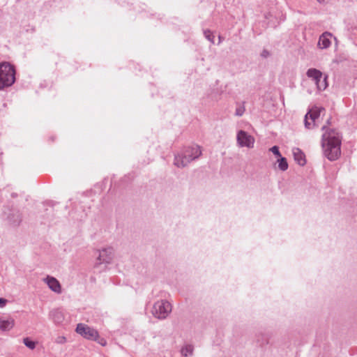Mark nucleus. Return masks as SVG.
Listing matches in <instances>:
<instances>
[{
    "mask_svg": "<svg viewBox=\"0 0 357 357\" xmlns=\"http://www.w3.org/2000/svg\"><path fill=\"white\" fill-rule=\"evenodd\" d=\"M321 145L324 155L331 161L337 160L341 153V135L334 129L329 130L322 135Z\"/></svg>",
    "mask_w": 357,
    "mask_h": 357,
    "instance_id": "f257e3e1",
    "label": "nucleus"
},
{
    "mask_svg": "<svg viewBox=\"0 0 357 357\" xmlns=\"http://www.w3.org/2000/svg\"><path fill=\"white\" fill-rule=\"evenodd\" d=\"M202 154L200 146L196 145L186 148L181 154L176 155L174 164L178 167H184Z\"/></svg>",
    "mask_w": 357,
    "mask_h": 357,
    "instance_id": "f03ea898",
    "label": "nucleus"
},
{
    "mask_svg": "<svg viewBox=\"0 0 357 357\" xmlns=\"http://www.w3.org/2000/svg\"><path fill=\"white\" fill-rule=\"evenodd\" d=\"M15 81V70L8 62L0 63V90L12 86Z\"/></svg>",
    "mask_w": 357,
    "mask_h": 357,
    "instance_id": "7ed1b4c3",
    "label": "nucleus"
},
{
    "mask_svg": "<svg viewBox=\"0 0 357 357\" xmlns=\"http://www.w3.org/2000/svg\"><path fill=\"white\" fill-rule=\"evenodd\" d=\"M171 312V304L165 300H160L155 302L152 310L153 315L159 319H164L167 318Z\"/></svg>",
    "mask_w": 357,
    "mask_h": 357,
    "instance_id": "20e7f679",
    "label": "nucleus"
},
{
    "mask_svg": "<svg viewBox=\"0 0 357 357\" xmlns=\"http://www.w3.org/2000/svg\"><path fill=\"white\" fill-rule=\"evenodd\" d=\"M306 74L308 77L314 81L319 91H324L328 86L327 76H324L320 70L315 68H310Z\"/></svg>",
    "mask_w": 357,
    "mask_h": 357,
    "instance_id": "39448f33",
    "label": "nucleus"
},
{
    "mask_svg": "<svg viewBox=\"0 0 357 357\" xmlns=\"http://www.w3.org/2000/svg\"><path fill=\"white\" fill-rule=\"evenodd\" d=\"M324 107H314L305 116V127L311 129L315 126L316 120L319 119L322 112H324Z\"/></svg>",
    "mask_w": 357,
    "mask_h": 357,
    "instance_id": "423d86ee",
    "label": "nucleus"
},
{
    "mask_svg": "<svg viewBox=\"0 0 357 357\" xmlns=\"http://www.w3.org/2000/svg\"><path fill=\"white\" fill-rule=\"evenodd\" d=\"M75 331L84 338L89 340H96L98 337V332L84 324H78Z\"/></svg>",
    "mask_w": 357,
    "mask_h": 357,
    "instance_id": "0eeeda50",
    "label": "nucleus"
},
{
    "mask_svg": "<svg viewBox=\"0 0 357 357\" xmlns=\"http://www.w3.org/2000/svg\"><path fill=\"white\" fill-rule=\"evenodd\" d=\"M114 257V250L112 248H104L100 251L96 266L101 264L111 263Z\"/></svg>",
    "mask_w": 357,
    "mask_h": 357,
    "instance_id": "6e6552de",
    "label": "nucleus"
},
{
    "mask_svg": "<svg viewBox=\"0 0 357 357\" xmlns=\"http://www.w3.org/2000/svg\"><path fill=\"white\" fill-rule=\"evenodd\" d=\"M43 281L47 284L49 288L55 293L60 294L61 292V287L59 282L54 277L47 276Z\"/></svg>",
    "mask_w": 357,
    "mask_h": 357,
    "instance_id": "1a4fd4ad",
    "label": "nucleus"
},
{
    "mask_svg": "<svg viewBox=\"0 0 357 357\" xmlns=\"http://www.w3.org/2000/svg\"><path fill=\"white\" fill-rule=\"evenodd\" d=\"M333 35L329 32H324L322 33L318 41V47L320 49H326L331 45V38Z\"/></svg>",
    "mask_w": 357,
    "mask_h": 357,
    "instance_id": "9d476101",
    "label": "nucleus"
},
{
    "mask_svg": "<svg viewBox=\"0 0 357 357\" xmlns=\"http://www.w3.org/2000/svg\"><path fill=\"white\" fill-rule=\"evenodd\" d=\"M50 319L55 324H61L64 321L65 317L63 312L59 309H54L50 312Z\"/></svg>",
    "mask_w": 357,
    "mask_h": 357,
    "instance_id": "9b49d317",
    "label": "nucleus"
},
{
    "mask_svg": "<svg viewBox=\"0 0 357 357\" xmlns=\"http://www.w3.org/2000/svg\"><path fill=\"white\" fill-rule=\"evenodd\" d=\"M292 151L295 161L301 166L305 165L306 160L303 152L298 148H294Z\"/></svg>",
    "mask_w": 357,
    "mask_h": 357,
    "instance_id": "f8f14e48",
    "label": "nucleus"
},
{
    "mask_svg": "<svg viewBox=\"0 0 357 357\" xmlns=\"http://www.w3.org/2000/svg\"><path fill=\"white\" fill-rule=\"evenodd\" d=\"M8 220L10 225L17 226L22 221L21 214L17 211H14L8 216Z\"/></svg>",
    "mask_w": 357,
    "mask_h": 357,
    "instance_id": "ddd939ff",
    "label": "nucleus"
},
{
    "mask_svg": "<svg viewBox=\"0 0 357 357\" xmlns=\"http://www.w3.org/2000/svg\"><path fill=\"white\" fill-rule=\"evenodd\" d=\"M14 326V320L13 319H0V331H10Z\"/></svg>",
    "mask_w": 357,
    "mask_h": 357,
    "instance_id": "4468645a",
    "label": "nucleus"
},
{
    "mask_svg": "<svg viewBox=\"0 0 357 357\" xmlns=\"http://www.w3.org/2000/svg\"><path fill=\"white\" fill-rule=\"evenodd\" d=\"M237 143L241 147L245 146V132L244 130L238 131L237 134Z\"/></svg>",
    "mask_w": 357,
    "mask_h": 357,
    "instance_id": "2eb2a0df",
    "label": "nucleus"
},
{
    "mask_svg": "<svg viewBox=\"0 0 357 357\" xmlns=\"http://www.w3.org/2000/svg\"><path fill=\"white\" fill-rule=\"evenodd\" d=\"M181 354L184 357H187L189 355H192L193 352V347L190 344L185 345L181 349Z\"/></svg>",
    "mask_w": 357,
    "mask_h": 357,
    "instance_id": "dca6fc26",
    "label": "nucleus"
},
{
    "mask_svg": "<svg viewBox=\"0 0 357 357\" xmlns=\"http://www.w3.org/2000/svg\"><path fill=\"white\" fill-rule=\"evenodd\" d=\"M278 167L280 170L285 171L288 169V163H287V159L285 158L280 157L278 160Z\"/></svg>",
    "mask_w": 357,
    "mask_h": 357,
    "instance_id": "f3484780",
    "label": "nucleus"
},
{
    "mask_svg": "<svg viewBox=\"0 0 357 357\" xmlns=\"http://www.w3.org/2000/svg\"><path fill=\"white\" fill-rule=\"evenodd\" d=\"M23 342L26 347L31 349H33L36 347V342L30 340L29 337L24 338Z\"/></svg>",
    "mask_w": 357,
    "mask_h": 357,
    "instance_id": "a211bd4d",
    "label": "nucleus"
},
{
    "mask_svg": "<svg viewBox=\"0 0 357 357\" xmlns=\"http://www.w3.org/2000/svg\"><path fill=\"white\" fill-rule=\"evenodd\" d=\"M204 35L205 36V38L208 40L211 43H214V36L213 34V33L208 30V29H206L204 31Z\"/></svg>",
    "mask_w": 357,
    "mask_h": 357,
    "instance_id": "6ab92c4d",
    "label": "nucleus"
},
{
    "mask_svg": "<svg viewBox=\"0 0 357 357\" xmlns=\"http://www.w3.org/2000/svg\"><path fill=\"white\" fill-rule=\"evenodd\" d=\"M255 144V139L250 135H247V148H252Z\"/></svg>",
    "mask_w": 357,
    "mask_h": 357,
    "instance_id": "aec40b11",
    "label": "nucleus"
},
{
    "mask_svg": "<svg viewBox=\"0 0 357 357\" xmlns=\"http://www.w3.org/2000/svg\"><path fill=\"white\" fill-rule=\"evenodd\" d=\"M270 151H271L274 155L279 158L282 157L279 151V147L277 146H273V147H271L270 149Z\"/></svg>",
    "mask_w": 357,
    "mask_h": 357,
    "instance_id": "412c9836",
    "label": "nucleus"
},
{
    "mask_svg": "<svg viewBox=\"0 0 357 357\" xmlns=\"http://www.w3.org/2000/svg\"><path fill=\"white\" fill-rule=\"evenodd\" d=\"M93 341L97 342L98 344L103 347L107 345V340L103 337H100L99 335L98 337H97L96 340H93Z\"/></svg>",
    "mask_w": 357,
    "mask_h": 357,
    "instance_id": "4be33fe9",
    "label": "nucleus"
},
{
    "mask_svg": "<svg viewBox=\"0 0 357 357\" xmlns=\"http://www.w3.org/2000/svg\"><path fill=\"white\" fill-rule=\"evenodd\" d=\"M55 342L57 344H63L66 342V338L64 336H59L56 338Z\"/></svg>",
    "mask_w": 357,
    "mask_h": 357,
    "instance_id": "5701e85b",
    "label": "nucleus"
},
{
    "mask_svg": "<svg viewBox=\"0 0 357 357\" xmlns=\"http://www.w3.org/2000/svg\"><path fill=\"white\" fill-rule=\"evenodd\" d=\"M245 112V108L244 107H238L236 109V112H235V114L238 116H241Z\"/></svg>",
    "mask_w": 357,
    "mask_h": 357,
    "instance_id": "b1692460",
    "label": "nucleus"
},
{
    "mask_svg": "<svg viewBox=\"0 0 357 357\" xmlns=\"http://www.w3.org/2000/svg\"><path fill=\"white\" fill-rule=\"evenodd\" d=\"M7 303V300L3 298H0V307H3Z\"/></svg>",
    "mask_w": 357,
    "mask_h": 357,
    "instance_id": "393cba45",
    "label": "nucleus"
},
{
    "mask_svg": "<svg viewBox=\"0 0 357 357\" xmlns=\"http://www.w3.org/2000/svg\"><path fill=\"white\" fill-rule=\"evenodd\" d=\"M261 56L264 57V58H267L268 56H269V52L268 51L264 50L262 52H261Z\"/></svg>",
    "mask_w": 357,
    "mask_h": 357,
    "instance_id": "a878e982",
    "label": "nucleus"
},
{
    "mask_svg": "<svg viewBox=\"0 0 357 357\" xmlns=\"http://www.w3.org/2000/svg\"><path fill=\"white\" fill-rule=\"evenodd\" d=\"M265 17L266 19H269L270 17H272V15H271L270 13H268L267 15H265Z\"/></svg>",
    "mask_w": 357,
    "mask_h": 357,
    "instance_id": "bb28decb",
    "label": "nucleus"
},
{
    "mask_svg": "<svg viewBox=\"0 0 357 357\" xmlns=\"http://www.w3.org/2000/svg\"><path fill=\"white\" fill-rule=\"evenodd\" d=\"M220 42H221V36H219V41H218V44H220Z\"/></svg>",
    "mask_w": 357,
    "mask_h": 357,
    "instance_id": "cd10ccee",
    "label": "nucleus"
},
{
    "mask_svg": "<svg viewBox=\"0 0 357 357\" xmlns=\"http://www.w3.org/2000/svg\"><path fill=\"white\" fill-rule=\"evenodd\" d=\"M325 128H326V126H324L322 127V130H324Z\"/></svg>",
    "mask_w": 357,
    "mask_h": 357,
    "instance_id": "c85d7f7f",
    "label": "nucleus"
}]
</instances>
